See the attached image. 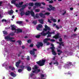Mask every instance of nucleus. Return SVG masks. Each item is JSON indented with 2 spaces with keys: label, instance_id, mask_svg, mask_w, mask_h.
Returning <instances> with one entry per match:
<instances>
[{
  "label": "nucleus",
  "instance_id": "obj_1",
  "mask_svg": "<svg viewBox=\"0 0 79 79\" xmlns=\"http://www.w3.org/2000/svg\"><path fill=\"white\" fill-rule=\"evenodd\" d=\"M44 27L45 28H44L43 31L41 33V34L42 35L45 36L47 34H48L47 36V37L48 38L51 37V35L50 34H55V32H54V31L50 32L49 31H48L47 32L45 33V31L47 32V31H50V28L47 25H45Z\"/></svg>",
  "mask_w": 79,
  "mask_h": 79
},
{
  "label": "nucleus",
  "instance_id": "obj_2",
  "mask_svg": "<svg viewBox=\"0 0 79 79\" xmlns=\"http://www.w3.org/2000/svg\"><path fill=\"white\" fill-rule=\"evenodd\" d=\"M17 0H12L11 1L12 4H14V5H15L16 6V7H18V8H20V7H22L23 9H24L27 6L29 5V4L27 3L26 4L22 6L23 4V2H19V4H16V2L17 1Z\"/></svg>",
  "mask_w": 79,
  "mask_h": 79
},
{
  "label": "nucleus",
  "instance_id": "obj_3",
  "mask_svg": "<svg viewBox=\"0 0 79 79\" xmlns=\"http://www.w3.org/2000/svg\"><path fill=\"white\" fill-rule=\"evenodd\" d=\"M40 71V70L39 69V67H37L36 65H35L34 67L33 68L32 73L29 74L30 77H32L34 76V73H38Z\"/></svg>",
  "mask_w": 79,
  "mask_h": 79
},
{
  "label": "nucleus",
  "instance_id": "obj_4",
  "mask_svg": "<svg viewBox=\"0 0 79 79\" xmlns=\"http://www.w3.org/2000/svg\"><path fill=\"white\" fill-rule=\"evenodd\" d=\"M12 30L13 31H15V32L16 33H19V32H22V30L19 29H17V27L15 25H13L11 26Z\"/></svg>",
  "mask_w": 79,
  "mask_h": 79
},
{
  "label": "nucleus",
  "instance_id": "obj_5",
  "mask_svg": "<svg viewBox=\"0 0 79 79\" xmlns=\"http://www.w3.org/2000/svg\"><path fill=\"white\" fill-rule=\"evenodd\" d=\"M41 4H42L43 5H45V3L44 2H41V3L40 2H36L35 3V6H33V10H34L36 8H38L39 6H41Z\"/></svg>",
  "mask_w": 79,
  "mask_h": 79
},
{
  "label": "nucleus",
  "instance_id": "obj_6",
  "mask_svg": "<svg viewBox=\"0 0 79 79\" xmlns=\"http://www.w3.org/2000/svg\"><path fill=\"white\" fill-rule=\"evenodd\" d=\"M45 63V60H40L36 62V63L39 65L40 66H42L44 65Z\"/></svg>",
  "mask_w": 79,
  "mask_h": 79
},
{
  "label": "nucleus",
  "instance_id": "obj_7",
  "mask_svg": "<svg viewBox=\"0 0 79 79\" xmlns=\"http://www.w3.org/2000/svg\"><path fill=\"white\" fill-rule=\"evenodd\" d=\"M5 39L6 40H10V42H15V40H13L12 39H14V38L11 37L10 36H7L5 37Z\"/></svg>",
  "mask_w": 79,
  "mask_h": 79
},
{
  "label": "nucleus",
  "instance_id": "obj_8",
  "mask_svg": "<svg viewBox=\"0 0 79 79\" xmlns=\"http://www.w3.org/2000/svg\"><path fill=\"white\" fill-rule=\"evenodd\" d=\"M30 14H31V16L33 17H34V16H35V14H34V12H33L32 10H31V11H28L25 13V15H29Z\"/></svg>",
  "mask_w": 79,
  "mask_h": 79
},
{
  "label": "nucleus",
  "instance_id": "obj_9",
  "mask_svg": "<svg viewBox=\"0 0 79 79\" xmlns=\"http://www.w3.org/2000/svg\"><path fill=\"white\" fill-rule=\"evenodd\" d=\"M67 64H66L64 66V67L65 68H67V69H69L70 68V67L71 66V64L72 63L71 62H67Z\"/></svg>",
  "mask_w": 79,
  "mask_h": 79
},
{
  "label": "nucleus",
  "instance_id": "obj_10",
  "mask_svg": "<svg viewBox=\"0 0 79 79\" xmlns=\"http://www.w3.org/2000/svg\"><path fill=\"white\" fill-rule=\"evenodd\" d=\"M51 46L52 47L50 48L52 50V52L53 55H56V53L54 49H55V48L53 46V44H51Z\"/></svg>",
  "mask_w": 79,
  "mask_h": 79
},
{
  "label": "nucleus",
  "instance_id": "obj_11",
  "mask_svg": "<svg viewBox=\"0 0 79 79\" xmlns=\"http://www.w3.org/2000/svg\"><path fill=\"white\" fill-rule=\"evenodd\" d=\"M50 13L48 12L46 13L45 14H43L42 13H40L39 14V16L40 17H42L43 18H45V15H49Z\"/></svg>",
  "mask_w": 79,
  "mask_h": 79
},
{
  "label": "nucleus",
  "instance_id": "obj_12",
  "mask_svg": "<svg viewBox=\"0 0 79 79\" xmlns=\"http://www.w3.org/2000/svg\"><path fill=\"white\" fill-rule=\"evenodd\" d=\"M40 77H39L38 79H45V77H47L46 75L43 74V73H40Z\"/></svg>",
  "mask_w": 79,
  "mask_h": 79
},
{
  "label": "nucleus",
  "instance_id": "obj_13",
  "mask_svg": "<svg viewBox=\"0 0 79 79\" xmlns=\"http://www.w3.org/2000/svg\"><path fill=\"white\" fill-rule=\"evenodd\" d=\"M43 44L42 43L40 42H38L37 43V44L36 45V47H38V48L40 47H42L43 46Z\"/></svg>",
  "mask_w": 79,
  "mask_h": 79
},
{
  "label": "nucleus",
  "instance_id": "obj_14",
  "mask_svg": "<svg viewBox=\"0 0 79 79\" xmlns=\"http://www.w3.org/2000/svg\"><path fill=\"white\" fill-rule=\"evenodd\" d=\"M49 7L50 8H51V9H50L49 8H48L47 9L48 10V11H51V10H54L55 9V7H52V5H49Z\"/></svg>",
  "mask_w": 79,
  "mask_h": 79
},
{
  "label": "nucleus",
  "instance_id": "obj_15",
  "mask_svg": "<svg viewBox=\"0 0 79 79\" xmlns=\"http://www.w3.org/2000/svg\"><path fill=\"white\" fill-rule=\"evenodd\" d=\"M49 64L50 65H52V64H55L56 66H58L59 64L58 62L56 61L53 62H53H51L50 63H49Z\"/></svg>",
  "mask_w": 79,
  "mask_h": 79
},
{
  "label": "nucleus",
  "instance_id": "obj_16",
  "mask_svg": "<svg viewBox=\"0 0 79 79\" xmlns=\"http://www.w3.org/2000/svg\"><path fill=\"white\" fill-rule=\"evenodd\" d=\"M33 51H30V54L31 55H34V54H35V52H34L35 51H36L37 50V49H33Z\"/></svg>",
  "mask_w": 79,
  "mask_h": 79
},
{
  "label": "nucleus",
  "instance_id": "obj_17",
  "mask_svg": "<svg viewBox=\"0 0 79 79\" xmlns=\"http://www.w3.org/2000/svg\"><path fill=\"white\" fill-rule=\"evenodd\" d=\"M50 40V38H46L44 40L43 42L44 43L47 44L48 41V40Z\"/></svg>",
  "mask_w": 79,
  "mask_h": 79
},
{
  "label": "nucleus",
  "instance_id": "obj_18",
  "mask_svg": "<svg viewBox=\"0 0 79 79\" xmlns=\"http://www.w3.org/2000/svg\"><path fill=\"white\" fill-rule=\"evenodd\" d=\"M58 37H59V33H58L55 36H54L53 37V38H55L56 39H58Z\"/></svg>",
  "mask_w": 79,
  "mask_h": 79
},
{
  "label": "nucleus",
  "instance_id": "obj_19",
  "mask_svg": "<svg viewBox=\"0 0 79 79\" xmlns=\"http://www.w3.org/2000/svg\"><path fill=\"white\" fill-rule=\"evenodd\" d=\"M21 62V60H19L18 62H16V66L17 68H19V64Z\"/></svg>",
  "mask_w": 79,
  "mask_h": 79
},
{
  "label": "nucleus",
  "instance_id": "obj_20",
  "mask_svg": "<svg viewBox=\"0 0 79 79\" xmlns=\"http://www.w3.org/2000/svg\"><path fill=\"white\" fill-rule=\"evenodd\" d=\"M57 52H58V55H61V53H63V51L60 50H58Z\"/></svg>",
  "mask_w": 79,
  "mask_h": 79
},
{
  "label": "nucleus",
  "instance_id": "obj_21",
  "mask_svg": "<svg viewBox=\"0 0 79 79\" xmlns=\"http://www.w3.org/2000/svg\"><path fill=\"white\" fill-rule=\"evenodd\" d=\"M6 43V42L4 40H2L1 42V44L2 45H5Z\"/></svg>",
  "mask_w": 79,
  "mask_h": 79
},
{
  "label": "nucleus",
  "instance_id": "obj_22",
  "mask_svg": "<svg viewBox=\"0 0 79 79\" xmlns=\"http://www.w3.org/2000/svg\"><path fill=\"white\" fill-rule=\"evenodd\" d=\"M43 27L42 25L41 24H39L38 25V27H37V29L38 30H39V28H42Z\"/></svg>",
  "mask_w": 79,
  "mask_h": 79
},
{
  "label": "nucleus",
  "instance_id": "obj_23",
  "mask_svg": "<svg viewBox=\"0 0 79 79\" xmlns=\"http://www.w3.org/2000/svg\"><path fill=\"white\" fill-rule=\"evenodd\" d=\"M10 75L11 76H12V77H16V75L15 73H14L13 72H12L10 73Z\"/></svg>",
  "mask_w": 79,
  "mask_h": 79
},
{
  "label": "nucleus",
  "instance_id": "obj_24",
  "mask_svg": "<svg viewBox=\"0 0 79 79\" xmlns=\"http://www.w3.org/2000/svg\"><path fill=\"white\" fill-rule=\"evenodd\" d=\"M50 18H51V21H53V22H54V23H55V22H56V19H53V17H50Z\"/></svg>",
  "mask_w": 79,
  "mask_h": 79
},
{
  "label": "nucleus",
  "instance_id": "obj_25",
  "mask_svg": "<svg viewBox=\"0 0 79 79\" xmlns=\"http://www.w3.org/2000/svg\"><path fill=\"white\" fill-rule=\"evenodd\" d=\"M9 69H11V70H12V71H15V68L13 67H12L11 66H10L9 67Z\"/></svg>",
  "mask_w": 79,
  "mask_h": 79
},
{
  "label": "nucleus",
  "instance_id": "obj_26",
  "mask_svg": "<svg viewBox=\"0 0 79 79\" xmlns=\"http://www.w3.org/2000/svg\"><path fill=\"white\" fill-rule=\"evenodd\" d=\"M65 53L66 54H67V55H73L72 53L70 52V53H69V52H68V51L65 52Z\"/></svg>",
  "mask_w": 79,
  "mask_h": 79
},
{
  "label": "nucleus",
  "instance_id": "obj_27",
  "mask_svg": "<svg viewBox=\"0 0 79 79\" xmlns=\"http://www.w3.org/2000/svg\"><path fill=\"white\" fill-rule=\"evenodd\" d=\"M4 50L5 52H6L7 53H9V52H10V50H8V49H7V48H5Z\"/></svg>",
  "mask_w": 79,
  "mask_h": 79
},
{
  "label": "nucleus",
  "instance_id": "obj_28",
  "mask_svg": "<svg viewBox=\"0 0 79 79\" xmlns=\"http://www.w3.org/2000/svg\"><path fill=\"white\" fill-rule=\"evenodd\" d=\"M39 21L40 23L41 24H43V23H44V20H43V19H39Z\"/></svg>",
  "mask_w": 79,
  "mask_h": 79
},
{
  "label": "nucleus",
  "instance_id": "obj_29",
  "mask_svg": "<svg viewBox=\"0 0 79 79\" xmlns=\"http://www.w3.org/2000/svg\"><path fill=\"white\" fill-rule=\"evenodd\" d=\"M13 13V10H11L9 12V15H12Z\"/></svg>",
  "mask_w": 79,
  "mask_h": 79
},
{
  "label": "nucleus",
  "instance_id": "obj_30",
  "mask_svg": "<svg viewBox=\"0 0 79 79\" xmlns=\"http://www.w3.org/2000/svg\"><path fill=\"white\" fill-rule=\"evenodd\" d=\"M29 6H34V3L33 2H30L29 4Z\"/></svg>",
  "mask_w": 79,
  "mask_h": 79
},
{
  "label": "nucleus",
  "instance_id": "obj_31",
  "mask_svg": "<svg viewBox=\"0 0 79 79\" xmlns=\"http://www.w3.org/2000/svg\"><path fill=\"white\" fill-rule=\"evenodd\" d=\"M58 44L60 45H62V46H64V44H63V42H61V43H58L57 42Z\"/></svg>",
  "mask_w": 79,
  "mask_h": 79
},
{
  "label": "nucleus",
  "instance_id": "obj_32",
  "mask_svg": "<svg viewBox=\"0 0 79 79\" xmlns=\"http://www.w3.org/2000/svg\"><path fill=\"white\" fill-rule=\"evenodd\" d=\"M16 23L17 24H23V21H18L16 22Z\"/></svg>",
  "mask_w": 79,
  "mask_h": 79
},
{
  "label": "nucleus",
  "instance_id": "obj_33",
  "mask_svg": "<svg viewBox=\"0 0 79 79\" xmlns=\"http://www.w3.org/2000/svg\"><path fill=\"white\" fill-rule=\"evenodd\" d=\"M27 70L28 71H30L31 70V68L30 67H27Z\"/></svg>",
  "mask_w": 79,
  "mask_h": 79
},
{
  "label": "nucleus",
  "instance_id": "obj_34",
  "mask_svg": "<svg viewBox=\"0 0 79 79\" xmlns=\"http://www.w3.org/2000/svg\"><path fill=\"white\" fill-rule=\"evenodd\" d=\"M3 33L4 34V35H6L8 33H7V32L6 31H3Z\"/></svg>",
  "mask_w": 79,
  "mask_h": 79
},
{
  "label": "nucleus",
  "instance_id": "obj_35",
  "mask_svg": "<svg viewBox=\"0 0 79 79\" xmlns=\"http://www.w3.org/2000/svg\"><path fill=\"white\" fill-rule=\"evenodd\" d=\"M35 17L37 18H39V14H36Z\"/></svg>",
  "mask_w": 79,
  "mask_h": 79
},
{
  "label": "nucleus",
  "instance_id": "obj_36",
  "mask_svg": "<svg viewBox=\"0 0 79 79\" xmlns=\"http://www.w3.org/2000/svg\"><path fill=\"white\" fill-rule=\"evenodd\" d=\"M35 11L36 12H39V11H40V9H35Z\"/></svg>",
  "mask_w": 79,
  "mask_h": 79
},
{
  "label": "nucleus",
  "instance_id": "obj_37",
  "mask_svg": "<svg viewBox=\"0 0 79 79\" xmlns=\"http://www.w3.org/2000/svg\"><path fill=\"white\" fill-rule=\"evenodd\" d=\"M10 35H11V36H13V35H15V33H11L10 34Z\"/></svg>",
  "mask_w": 79,
  "mask_h": 79
},
{
  "label": "nucleus",
  "instance_id": "obj_38",
  "mask_svg": "<svg viewBox=\"0 0 79 79\" xmlns=\"http://www.w3.org/2000/svg\"><path fill=\"white\" fill-rule=\"evenodd\" d=\"M17 42H18V43H19V45H21V43H22V42L21 41H17Z\"/></svg>",
  "mask_w": 79,
  "mask_h": 79
},
{
  "label": "nucleus",
  "instance_id": "obj_39",
  "mask_svg": "<svg viewBox=\"0 0 79 79\" xmlns=\"http://www.w3.org/2000/svg\"><path fill=\"white\" fill-rule=\"evenodd\" d=\"M37 23V21H34L33 22V23L35 25Z\"/></svg>",
  "mask_w": 79,
  "mask_h": 79
},
{
  "label": "nucleus",
  "instance_id": "obj_40",
  "mask_svg": "<svg viewBox=\"0 0 79 79\" xmlns=\"http://www.w3.org/2000/svg\"><path fill=\"white\" fill-rule=\"evenodd\" d=\"M24 14V11L20 13V15H21V16H23Z\"/></svg>",
  "mask_w": 79,
  "mask_h": 79
},
{
  "label": "nucleus",
  "instance_id": "obj_41",
  "mask_svg": "<svg viewBox=\"0 0 79 79\" xmlns=\"http://www.w3.org/2000/svg\"><path fill=\"white\" fill-rule=\"evenodd\" d=\"M20 11H21V12H23L24 11V9L22 8V9L19 10Z\"/></svg>",
  "mask_w": 79,
  "mask_h": 79
},
{
  "label": "nucleus",
  "instance_id": "obj_42",
  "mask_svg": "<svg viewBox=\"0 0 79 79\" xmlns=\"http://www.w3.org/2000/svg\"><path fill=\"white\" fill-rule=\"evenodd\" d=\"M18 71L19 73H21V72H22V69H19L18 70Z\"/></svg>",
  "mask_w": 79,
  "mask_h": 79
},
{
  "label": "nucleus",
  "instance_id": "obj_43",
  "mask_svg": "<svg viewBox=\"0 0 79 79\" xmlns=\"http://www.w3.org/2000/svg\"><path fill=\"white\" fill-rule=\"evenodd\" d=\"M56 28H57V29H59L60 27L58 25H56Z\"/></svg>",
  "mask_w": 79,
  "mask_h": 79
},
{
  "label": "nucleus",
  "instance_id": "obj_44",
  "mask_svg": "<svg viewBox=\"0 0 79 79\" xmlns=\"http://www.w3.org/2000/svg\"><path fill=\"white\" fill-rule=\"evenodd\" d=\"M6 62H5L2 65V66H6Z\"/></svg>",
  "mask_w": 79,
  "mask_h": 79
},
{
  "label": "nucleus",
  "instance_id": "obj_45",
  "mask_svg": "<svg viewBox=\"0 0 79 79\" xmlns=\"http://www.w3.org/2000/svg\"><path fill=\"white\" fill-rule=\"evenodd\" d=\"M28 43L30 44L31 42V40H29L27 41Z\"/></svg>",
  "mask_w": 79,
  "mask_h": 79
},
{
  "label": "nucleus",
  "instance_id": "obj_46",
  "mask_svg": "<svg viewBox=\"0 0 79 79\" xmlns=\"http://www.w3.org/2000/svg\"><path fill=\"white\" fill-rule=\"evenodd\" d=\"M2 22H6V20L4 19H3L2 20Z\"/></svg>",
  "mask_w": 79,
  "mask_h": 79
},
{
  "label": "nucleus",
  "instance_id": "obj_47",
  "mask_svg": "<svg viewBox=\"0 0 79 79\" xmlns=\"http://www.w3.org/2000/svg\"><path fill=\"white\" fill-rule=\"evenodd\" d=\"M50 40V41H51V42H55V40L53 39L50 40Z\"/></svg>",
  "mask_w": 79,
  "mask_h": 79
},
{
  "label": "nucleus",
  "instance_id": "obj_48",
  "mask_svg": "<svg viewBox=\"0 0 79 79\" xmlns=\"http://www.w3.org/2000/svg\"><path fill=\"white\" fill-rule=\"evenodd\" d=\"M40 37V35H37L36 36V38H39Z\"/></svg>",
  "mask_w": 79,
  "mask_h": 79
},
{
  "label": "nucleus",
  "instance_id": "obj_49",
  "mask_svg": "<svg viewBox=\"0 0 79 79\" xmlns=\"http://www.w3.org/2000/svg\"><path fill=\"white\" fill-rule=\"evenodd\" d=\"M53 2V1L52 0H51V1H50L49 2V3H52Z\"/></svg>",
  "mask_w": 79,
  "mask_h": 79
},
{
  "label": "nucleus",
  "instance_id": "obj_50",
  "mask_svg": "<svg viewBox=\"0 0 79 79\" xmlns=\"http://www.w3.org/2000/svg\"><path fill=\"white\" fill-rule=\"evenodd\" d=\"M27 60H29V56H27Z\"/></svg>",
  "mask_w": 79,
  "mask_h": 79
},
{
  "label": "nucleus",
  "instance_id": "obj_51",
  "mask_svg": "<svg viewBox=\"0 0 79 79\" xmlns=\"http://www.w3.org/2000/svg\"><path fill=\"white\" fill-rule=\"evenodd\" d=\"M48 22L49 23H52V22L50 21V20L49 19H48Z\"/></svg>",
  "mask_w": 79,
  "mask_h": 79
},
{
  "label": "nucleus",
  "instance_id": "obj_52",
  "mask_svg": "<svg viewBox=\"0 0 79 79\" xmlns=\"http://www.w3.org/2000/svg\"><path fill=\"white\" fill-rule=\"evenodd\" d=\"M34 45V44H31L30 45V47H32Z\"/></svg>",
  "mask_w": 79,
  "mask_h": 79
},
{
  "label": "nucleus",
  "instance_id": "obj_53",
  "mask_svg": "<svg viewBox=\"0 0 79 79\" xmlns=\"http://www.w3.org/2000/svg\"><path fill=\"white\" fill-rule=\"evenodd\" d=\"M20 68H22V69H23V68H24V66L22 65L20 67Z\"/></svg>",
  "mask_w": 79,
  "mask_h": 79
},
{
  "label": "nucleus",
  "instance_id": "obj_54",
  "mask_svg": "<svg viewBox=\"0 0 79 79\" xmlns=\"http://www.w3.org/2000/svg\"><path fill=\"white\" fill-rule=\"evenodd\" d=\"M47 45H50V43H47Z\"/></svg>",
  "mask_w": 79,
  "mask_h": 79
},
{
  "label": "nucleus",
  "instance_id": "obj_55",
  "mask_svg": "<svg viewBox=\"0 0 79 79\" xmlns=\"http://www.w3.org/2000/svg\"><path fill=\"white\" fill-rule=\"evenodd\" d=\"M52 59L53 60H55V57H54Z\"/></svg>",
  "mask_w": 79,
  "mask_h": 79
},
{
  "label": "nucleus",
  "instance_id": "obj_56",
  "mask_svg": "<svg viewBox=\"0 0 79 79\" xmlns=\"http://www.w3.org/2000/svg\"><path fill=\"white\" fill-rule=\"evenodd\" d=\"M59 40L60 42H61V41H62V39L61 38H60L59 39Z\"/></svg>",
  "mask_w": 79,
  "mask_h": 79
},
{
  "label": "nucleus",
  "instance_id": "obj_57",
  "mask_svg": "<svg viewBox=\"0 0 79 79\" xmlns=\"http://www.w3.org/2000/svg\"><path fill=\"white\" fill-rule=\"evenodd\" d=\"M66 11H65L64 13L63 14V15H65V14H66Z\"/></svg>",
  "mask_w": 79,
  "mask_h": 79
},
{
  "label": "nucleus",
  "instance_id": "obj_58",
  "mask_svg": "<svg viewBox=\"0 0 79 79\" xmlns=\"http://www.w3.org/2000/svg\"><path fill=\"white\" fill-rule=\"evenodd\" d=\"M2 4V2L0 1V6H1V5Z\"/></svg>",
  "mask_w": 79,
  "mask_h": 79
},
{
  "label": "nucleus",
  "instance_id": "obj_59",
  "mask_svg": "<svg viewBox=\"0 0 79 79\" xmlns=\"http://www.w3.org/2000/svg\"><path fill=\"white\" fill-rule=\"evenodd\" d=\"M77 28H75V29L74 30V32L76 31V30H77Z\"/></svg>",
  "mask_w": 79,
  "mask_h": 79
},
{
  "label": "nucleus",
  "instance_id": "obj_60",
  "mask_svg": "<svg viewBox=\"0 0 79 79\" xmlns=\"http://www.w3.org/2000/svg\"><path fill=\"white\" fill-rule=\"evenodd\" d=\"M12 18H13V19H14V18H15V16L14 15H13L12 16Z\"/></svg>",
  "mask_w": 79,
  "mask_h": 79
},
{
  "label": "nucleus",
  "instance_id": "obj_61",
  "mask_svg": "<svg viewBox=\"0 0 79 79\" xmlns=\"http://www.w3.org/2000/svg\"><path fill=\"white\" fill-rule=\"evenodd\" d=\"M70 10H73V8H70Z\"/></svg>",
  "mask_w": 79,
  "mask_h": 79
},
{
  "label": "nucleus",
  "instance_id": "obj_62",
  "mask_svg": "<svg viewBox=\"0 0 79 79\" xmlns=\"http://www.w3.org/2000/svg\"><path fill=\"white\" fill-rule=\"evenodd\" d=\"M3 16H2V15H1L0 14V18H2Z\"/></svg>",
  "mask_w": 79,
  "mask_h": 79
},
{
  "label": "nucleus",
  "instance_id": "obj_63",
  "mask_svg": "<svg viewBox=\"0 0 79 79\" xmlns=\"http://www.w3.org/2000/svg\"><path fill=\"white\" fill-rule=\"evenodd\" d=\"M33 79H38L37 78L35 77V78H33Z\"/></svg>",
  "mask_w": 79,
  "mask_h": 79
},
{
  "label": "nucleus",
  "instance_id": "obj_64",
  "mask_svg": "<svg viewBox=\"0 0 79 79\" xmlns=\"http://www.w3.org/2000/svg\"><path fill=\"white\" fill-rule=\"evenodd\" d=\"M22 48H24V46H22Z\"/></svg>",
  "mask_w": 79,
  "mask_h": 79
}]
</instances>
